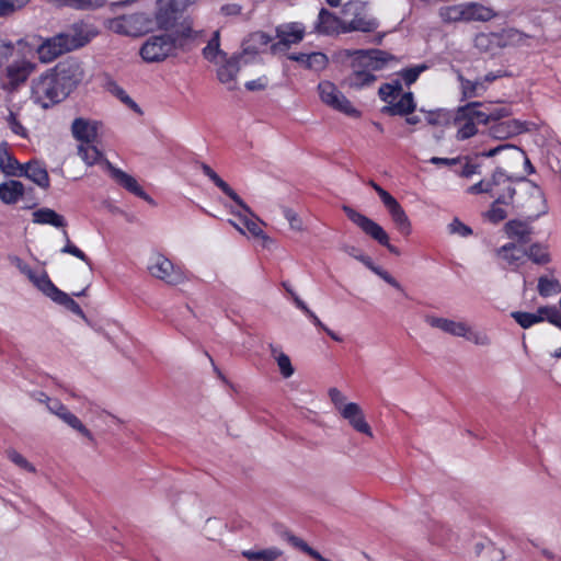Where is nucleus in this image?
<instances>
[{"mask_svg": "<svg viewBox=\"0 0 561 561\" xmlns=\"http://www.w3.org/2000/svg\"><path fill=\"white\" fill-rule=\"evenodd\" d=\"M64 236L66 238V244L60 250L61 253L71 254V255L76 256L77 259L81 260L82 262H84L87 265L91 266L90 259L84 254L83 251H81L77 245H75L70 241V239L68 237V232L66 230H64Z\"/></svg>", "mask_w": 561, "mask_h": 561, "instance_id": "53", "label": "nucleus"}, {"mask_svg": "<svg viewBox=\"0 0 561 561\" xmlns=\"http://www.w3.org/2000/svg\"><path fill=\"white\" fill-rule=\"evenodd\" d=\"M61 92L66 98L76 89L83 79V71L75 60H66L57 64L51 70Z\"/></svg>", "mask_w": 561, "mask_h": 561, "instance_id": "12", "label": "nucleus"}, {"mask_svg": "<svg viewBox=\"0 0 561 561\" xmlns=\"http://www.w3.org/2000/svg\"><path fill=\"white\" fill-rule=\"evenodd\" d=\"M505 232L508 238L525 243L528 241L529 234L531 233V228L526 221L510 220L505 225Z\"/></svg>", "mask_w": 561, "mask_h": 561, "instance_id": "36", "label": "nucleus"}, {"mask_svg": "<svg viewBox=\"0 0 561 561\" xmlns=\"http://www.w3.org/2000/svg\"><path fill=\"white\" fill-rule=\"evenodd\" d=\"M25 192L22 182L9 180L0 184V201L7 205L15 204Z\"/></svg>", "mask_w": 561, "mask_h": 561, "instance_id": "28", "label": "nucleus"}, {"mask_svg": "<svg viewBox=\"0 0 561 561\" xmlns=\"http://www.w3.org/2000/svg\"><path fill=\"white\" fill-rule=\"evenodd\" d=\"M402 90L400 81H393L392 83H383L379 90L378 95L379 98L387 103H391V98L396 94H399Z\"/></svg>", "mask_w": 561, "mask_h": 561, "instance_id": "51", "label": "nucleus"}, {"mask_svg": "<svg viewBox=\"0 0 561 561\" xmlns=\"http://www.w3.org/2000/svg\"><path fill=\"white\" fill-rule=\"evenodd\" d=\"M107 90L117 99H119L124 104H126L129 108H131L138 114H141V110L138 106V104L116 82L110 81L107 83Z\"/></svg>", "mask_w": 561, "mask_h": 561, "instance_id": "47", "label": "nucleus"}, {"mask_svg": "<svg viewBox=\"0 0 561 561\" xmlns=\"http://www.w3.org/2000/svg\"><path fill=\"white\" fill-rule=\"evenodd\" d=\"M424 321L434 329H438L444 333L450 334L456 337H462L466 334L467 323L463 321H454L448 318L437 317L434 314H426Z\"/></svg>", "mask_w": 561, "mask_h": 561, "instance_id": "21", "label": "nucleus"}, {"mask_svg": "<svg viewBox=\"0 0 561 561\" xmlns=\"http://www.w3.org/2000/svg\"><path fill=\"white\" fill-rule=\"evenodd\" d=\"M466 21H489L491 20V9L481 4L470 2L465 3Z\"/></svg>", "mask_w": 561, "mask_h": 561, "instance_id": "44", "label": "nucleus"}, {"mask_svg": "<svg viewBox=\"0 0 561 561\" xmlns=\"http://www.w3.org/2000/svg\"><path fill=\"white\" fill-rule=\"evenodd\" d=\"M59 420L67 424L73 431L78 432L82 437L87 438L89 443L95 444V437L92 434V432L69 409L62 414V416Z\"/></svg>", "mask_w": 561, "mask_h": 561, "instance_id": "38", "label": "nucleus"}, {"mask_svg": "<svg viewBox=\"0 0 561 561\" xmlns=\"http://www.w3.org/2000/svg\"><path fill=\"white\" fill-rule=\"evenodd\" d=\"M546 308H551V306H542L537 309L536 312H524V311H514L512 312V318L523 328L529 329L533 325L540 323L542 321H547L546 313L541 310Z\"/></svg>", "mask_w": 561, "mask_h": 561, "instance_id": "33", "label": "nucleus"}, {"mask_svg": "<svg viewBox=\"0 0 561 561\" xmlns=\"http://www.w3.org/2000/svg\"><path fill=\"white\" fill-rule=\"evenodd\" d=\"M369 270L371 272H374L376 275H378L386 283H388L390 286H392L393 288H396L398 290H403L401 284L393 276H391L387 271L382 270L379 266H376L374 263L369 267Z\"/></svg>", "mask_w": 561, "mask_h": 561, "instance_id": "63", "label": "nucleus"}, {"mask_svg": "<svg viewBox=\"0 0 561 561\" xmlns=\"http://www.w3.org/2000/svg\"><path fill=\"white\" fill-rule=\"evenodd\" d=\"M523 125L516 119L493 123V139H505L523 131Z\"/></svg>", "mask_w": 561, "mask_h": 561, "instance_id": "31", "label": "nucleus"}, {"mask_svg": "<svg viewBox=\"0 0 561 561\" xmlns=\"http://www.w3.org/2000/svg\"><path fill=\"white\" fill-rule=\"evenodd\" d=\"M241 56L234 55L228 58V56L221 59L222 64L217 69L218 80L227 87L228 90H234L237 88V76L240 70Z\"/></svg>", "mask_w": 561, "mask_h": 561, "instance_id": "19", "label": "nucleus"}, {"mask_svg": "<svg viewBox=\"0 0 561 561\" xmlns=\"http://www.w3.org/2000/svg\"><path fill=\"white\" fill-rule=\"evenodd\" d=\"M78 154L89 165L96 163L101 157V151L92 144H81L78 146Z\"/></svg>", "mask_w": 561, "mask_h": 561, "instance_id": "48", "label": "nucleus"}, {"mask_svg": "<svg viewBox=\"0 0 561 561\" xmlns=\"http://www.w3.org/2000/svg\"><path fill=\"white\" fill-rule=\"evenodd\" d=\"M275 34L278 41L270 46L274 55L285 53L293 45L299 44L306 35V27L301 22L282 23L276 26Z\"/></svg>", "mask_w": 561, "mask_h": 561, "instance_id": "10", "label": "nucleus"}, {"mask_svg": "<svg viewBox=\"0 0 561 561\" xmlns=\"http://www.w3.org/2000/svg\"><path fill=\"white\" fill-rule=\"evenodd\" d=\"M447 231L449 234H458L462 238L469 237L472 234V229L460 221L459 218H454L453 221L447 226Z\"/></svg>", "mask_w": 561, "mask_h": 561, "instance_id": "58", "label": "nucleus"}, {"mask_svg": "<svg viewBox=\"0 0 561 561\" xmlns=\"http://www.w3.org/2000/svg\"><path fill=\"white\" fill-rule=\"evenodd\" d=\"M7 123L12 130L13 134L22 137L27 138V129L19 122L15 113L10 112L7 117Z\"/></svg>", "mask_w": 561, "mask_h": 561, "instance_id": "62", "label": "nucleus"}, {"mask_svg": "<svg viewBox=\"0 0 561 561\" xmlns=\"http://www.w3.org/2000/svg\"><path fill=\"white\" fill-rule=\"evenodd\" d=\"M241 554L248 561H277L283 556V551L277 547H270L261 550H243Z\"/></svg>", "mask_w": 561, "mask_h": 561, "instance_id": "35", "label": "nucleus"}, {"mask_svg": "<svg viewBox=\"0 0 561 561\" xmlns=\"http://www.w3.org/2000/svg\"><path fill=\"white\" fill-rule=\"evenodd\" d=\"M320 99L323 103L332 108L340 111L348 116L356 117L359 112L352 103L342 94L337 88L330 81H322L318 85Z\"/></svg>", "mask_w": 561, "mask_h": 561, "instance_id": "13", "label": "nucleus"}, {"mask_svg": "<svg viewBox=\"0 0 561 561\" xmlns=\"http://www.w3.org/2000/svg\"><path fill=\"white\" fill-rule=\"evenodd\" d=\"M33 222L37 225H49L55 228H65L67 225L64 216L47 207L39 208L33 213Z\"/></svg>", "mask_w": 561, "mask_h": 561, "instance_id": "29", "label": "nucleus"}, {"mask_svg": "<svg viewBox=\"0 0 561 561\" xmlns=\"http://www.w3.org/2000/svg\"><path fill=\"white\" fill-rule=\"evenodd\" d=\"M203 173L209 178L213 183L219 187L228 197H230L247 215L254 217L251 208L243 199L226 183L219 175L206 163H201Z\"/></svg>", "mask_w": 561, "mask_h": 561, "instance_id": "20", "label": "nucleus"}, {"mask_svg": "<svg viewBox=\"0 0 561 561\" xmlns=\"http://www.w3.org/2000/svg\"><path fill=\"white\" fill-rule=\"evenodd\" d=\"M427 69L428 66L426 64L415 65L413 67L402 69L400 71V77L404 80L407 85H411L417 80L420 75Z\"/></svg>", "mask_w": 561, "mask_h": 561, "instance_id": "49", "label": "nucleus"}, {"mask_svg": "<svg viewBox=\"0 0 561 561\" xmlns=\"http://www.w3.org/2000/svg\"><path fill=\"white\" fill-rule=\"evenodd\" d=\"M514 194L515 190L511 183H507L503 186V192L499 196L495 197V194L493 193V221L503 220L507 216V211L500 206H495V204L508 205V203L513 199Z\"/></svg>", "mask_w": 561, "mask_h": 561, "instance_id": "32", "label": "nucleus"}, {"mask_svg": "<svg viewBox=\"0 0 561 561\" xmlns=\"http://www.w3.org/2000/svg\"><path fill=\"white\" fill-rule=\"evenodd\" d=\"M342 250L350 256L362 262L366 267L369 268L373 265L371 259L369 256L363 254V252L358 248H356L354 245L345 244L342 247Z\"/></svg>", "mask_w": 561, "mask_h": 561, "instance_id": "61", "label": "nucleus"}, {"mask_svg": "<svg viewBox=\"0 0 561 561\" xmlns=\"http://www.w3.org/2000/svg\"><path fill=\"white\" fill-rule=\"evenodd\" d=\"M340 413L356 432L373 437L371 428L365 420L362 408L357 403L350 402L344 404L343 408L340 409Z\"/></svg>", "mask_w": 561, "mask_h": 561, "instance_id": "17", "label": "nucleus"}, {"mask_svg": "<svg viewBox=\"0 0 561 561\" xmlns=\"http://www.w3.org/2000/svg\"><path fill=\"white\" fill-rule=\"evenodd\" d=\"M342 209L347 218L358 228H360L367 236L376 240L381 245L386 247L391 253L399 255V250L389 243V237L380 225L350 206L344 205Z\"/></svg>", "mask_w": 561, "mask_h": 561, "instance_id": "9", "label": "nucleus"}, {"mask_svg": "<svg viewBox=\"0 0 561 561\" xmlns=\"http://www.w3.org/2000/svg\"><path fill=\"white\" fill-rule=\"evenodd\" d=\"M387 210L399 232L403 236H409L412 230L411 221L402 206L399 203H396L391 207L387 208Z\"/></svg>", "mask_w": 561, "mask_h": 561, "instance_id": "34", "label": "nucleus"}, {"mask_svg": "<svg viewBox=\"0 0 561 561\" xmlns=\"http://www.w3.org/2000/svg\"><path fill=\"white\" fill-rule=\"evenodd\" d=\"M543 313H546L547 321L554 327L561 329V313L559 309L556 306H551V308H546L541 310Z\"/></svg>", "mask_w": 561, "mask_h": 561, "instance_id": "64", "label": "nucleus"}, {"mask_svg": "<svg viewBox=\"0 0 561 561\" xmlns=\"http://www.w3.org/2000/svg\"><path fill=\"white\" fill-rule=\"evenodd\" d=\"M35 64L26 60H14L5 68L4 77L2 79V88L7 91H14L26 82L28 77L35 70Z\"/></svg>", "mask_w": 561, "mask_h": 561, "instance_id": "14", "label": "nucleus"}, {"mask_svg": "<svg viewBox=\"0 0 561 561\" xmlns=\"http://www.w3.org/2000/svg\"><path fill=\"white\" fill-rule=\"evenodd\" d=\"M499 255L510 265L517 266L526 256V250L515 243H508L501 248Z\"/></svg>", "mask_w": 561, "mask_h": 561, "instance_id": "41", "label": "nucleus"}, {"mask_svg": "<svg viewBox=\"0 0 561 561\" xmlns=\"http://www.w3.org/2000/svg\"><path fill=\"white\" fill-rule=\"evenodd\" d=\"M203 56L210 62H218L217 57L221 59L227 57V54L220 49V33L215 31L207 45L203 48Z\"/></svg>", "mask_w": 561, "mask_h": 561, "instance_id": "40", "label": "nucleus"}, {"mask_svg": "<svg viewBox=\"0 0 561 561\" xmlns=\"http://www.w3.org/2000/svg\"><path fill=\"white\" fill-rule=\"evenodd\" d=\"M523 159L524 151L517 146L511 144L493 145V162L497 164L496 173H493V186L495 185L496 174L504 179V185L513 180L523 181L524 175L516 172Z\"/></svg>", "mask_w": 561, "mask_h": 561, "instance_id": "3", "label": "nucleus"}, {"mask_svg": "<svg viewBox=\"0 0 561 561\" xmlns=\"http://www.w3.org/2000/svg\"><path fill=\"white\" fill-rule=\"evenodd\" d=\"M528 39V36L515 28H502L499 32L493 31V45L506 47L511 45H522Z\"/></svg>", "mask_w": 561, "mask_h": 561, "instance_id": "27", "label": "nucleus"}, {"mask_svg": "<svg viewBox=\"0 0 561 561\" xmlns=\"http://www.w3.org/2000/svg\"><path fill=\"white\" fill-rule=\"evenodd\" d=\"M416 104L412 92H405L401 95L399 101L390 103L381 108L383 114L390 116H407L414 112Z\"/></svg>", "mask_w": 561, "mask_h": 561, "instance_id": "24", "label": "nucleus"}, {"mask_svg": "<svg viewBox=\"0 0 561 561\" xmlns=\"http://www.w3.org/2000/svg\"><path fill=\"white\" fill-rule=\"evenodd\" d=\"M106 169L108 170L112 179L123 186L128 192L133 193L134 195L142 198L144 201L148 202L149 204H154V201L142 190V187L138 184L135 178L127 174L123 170L116 168L108 160L105 161Z\"/></svg>", "mask_w": 561, "mask_h": 561, "instance_id": "15", "label": "nucleus"}, {"mask_svg": "<svg viewBox=\"0 0 561 561\" xmlns=\"http://www.w3.org/2000/svg\"><path fill=\"white\" fill-rule=\"evenodd\" d=\"M59 7L77 11H94L106 4V0H51Z\"/></svg>", "mask_w": 561, "mask_h": 561, "instance_id": "39", "label": "nucleus"}, {"mask_svg": "<svg viewBox=\"0 0 561 561\" xmlns=\"http://www.w3.org/2000/svg\"><path fill=\"white\" fill-rule=\"evenodd\" d=\"M183 41L165 33L147 38L140 48V56L146 62H160L171 56Z\"/></svg>", "mask_w": 561, "mask_h": 561, "instance_id": "6", "label": "nucleus"}, {"mask_svg": "<svg viewBox=\"0 0 561 561\" xmlns=\"http://www.w3.org/2000/svg\"><path fill=\"white\" fill-rule=\"evenodd\" d=\"M273 41V37L268 35L265 32L259 31L254 32L250 35L249 42L252 43L251 46H249V49L257 50L261 46H266L271 44Z\"/></svg>", "mask_w": 561, "mask_h": 561, "instance_id": "59", "label": "nucleus"}, {"mask_svg": "<svg viewBox=\"0 0 561 561\" xmlns=\"http://www.w3.org/2000/svg\"><path fill=\"white\" fill-rule=\"evenodd\" d=\"M30 0H0V16H9L23 9Z\"/></svg>", "mask_w": 561, "mask_h": 561, "instance_id": "50", "label": "nucleus"}, {"mask_svg": "<svg viewBox=\"0 0 561 561\" xmlns=\"http://www.w3.org/2000/svg\"><path fill=\"white\" fill-rule=\"evenodd\" d=\"M328 62L329 58L325 54L321 51H313L309 54V62L307 69L321 71L328 66Z\"/></svg>", "mask_w": 561, "mask_h": 561, "instance_id": "54", "label": "nucleus"}, {"mask_svg": "<svg viewBox=\"0 0 561 561\" xmlns=\"http://www.w3.org/2000/svg\"><path fill=\"white\" fill-rule=\"evenodd\" d=\"M88 41V37L77 30L61 32L43 41L37 47L38 58L42 62H51L60 55L84 46Z\"/></svg>", "mask_w": 561, "mask_h": 561, "instance_id": "2", "label": "nucleus"}, {"mask_svg": "<svg viewBox=\"0 0 561 561\" xmlns=\"http://www.w3.org/2000/svg\"><path fill=\"white\" fill-rule=\"evenodd\" d=\"M342 13L345 16L343 34L351 32L371 33L379 26L377 19L367 13L366 3L360 0L346 2L343 5Z\"/></svg>", "mask_w": 561, "mask_h": 561, "instance_id": "4", "label": "nucleus"}, {"mask_svg": "<svg viewBox=\"0 0 561 561\" xmlns=\"http://www.w3.org/2000/svg\"><path fill=\"white\" fill-rule=\"evenodd\" d=\"M148 271L151 276L163 280L168 285H179L186 280V276L181 266L172 263L163 254L157 253L150 257Z\"/></svg>", "mask_w": 561, "mask_h": 561, "instance_id": "8", "label": "nucleus"}, {"mask_svg": "<svg viewBox=\"0 0 561 561\" xmlns=\"http://www.w3.org/2000/svg\"><path fill=\"white\" fill-rule=\"evenodd\" d=\"M201 34L202 32L194 31L190 25H183L180 30H176L171 35L183 41V47L180 48L184 49L190 42L195 41L201 36Z\"/></svg>", "mask_w": 561, "mask_h": 561, "instance_id": "52", "label": "nucleus"}, {"mask_svg": "<svg viewBox=\"0 0 561 561\" xmlns=\"http://www.w3.org/2000/svg\"><path fill=\"white\" fill-rule=\"evenodd\" d=\"M45 296L50 298L54 302L70 310L76 316H79L82 319H87L79 304H77L67 293L60 290L55 284L51 285Z\"/></svg>", "mask_w": 561, "mask_h": 561, "instance_id": "25", "label": "nucleus"}, {"mask_svg": "<svg viewBox=\"0 0 561 561\" xmlns=\"http://www.w3.org/2000/svg\"><path fill=\"white\" fill-rule=\"evenodd\" d=\"M156 12V23L161 30L171 28L176 20L178 15V2L176 0H158Z\"/></svg>", "mask_w": 561, "mask_h": 561, "instance_id": "23", "label": "nucleus"}, {"mask_svg": "<svg viewBox=\"0 0 561 561\" xmlns=\"http://www.w3.org/2000/svg\"><path fill=\"white\" fill-rule=\"evenodd\" d=\"M234 215H238L239 218H240V221L243 226V228H245L253 237H262V238H265L264 236V232L260 226L259 222H256L255 220L249 218L247 215H241L239 213H234L232 211Z\"/></svg>", "mask_w": 561, "mask_h": 561, "instance_id": "56", "label": "nucleus"}, {"mask_svg": "<svg viewBox=\"0 0 561 561\" xmlns=\"http://www.w3.org/2000/svg\"><path fill=\"white\" fill-rule=\"evenodd\" d=\"M336 57L341 62H348L352 71L345 82L350 88L357 90L370 87L377 79L375 71L383 70L397 61L396 56L377 48L342 49Z\"/></svg>", "mask_w": 561, "mask_h": 561, "instance_id": "1", "label": "nucleus"}, {"mask_svg": "<svg viewBox=\"0 0 561 561\" xmlns=\"http://www.w3.org/2000/svg\"><path fill=\"white\" fill-rule=\"evenodd\" d=\"M32 94L44 107H47L48 103H58L66 99L50 70L33 81Z\"/></svg>", "mask_w": 561, "mask_h": 561, "instance_id": "11", "label": "nucleus"}, {"mask_svg": "<svg viewBox=\"0 0 561 561\" xmlns=\"http://www.w3.org/2000/svg\"><path fill=\"white\" fill-rule=\"evenodd\" d=\"M271 355L276 360L279 371L284 378H289L294 375V367L290 358L279 351V348L273 344L270 345Z\"/></svg>", "mask_w": 561, "mask_h": 561, "instance_id": "42", "label": "nucleus"}, {"mask_svg": "<svg viewBox=\"0 0 561 561\" xmlns=\"http://www.w3.org/2000/svg\"><path fill=\"white\" fill-rule=\"evenodd\" d=\"M23 164L8 152V142L0 144V169L1 171L11 176H22Z\"/></svg>", "mask_w": 561, "mask_h": 561, "instance_id": "30", "label": "nucleus"}, {"mask_svg": "<svg viewBox=\"0 0 561 561\" xmlns=\"http://www.w3.org/2000/svg\"><path fill=\"white\" fill-rule=\"evenodd\" d=\"M59 420L67 424L73 431L78 432L82 437L87 438L89 443L95 444V437L92 434V432L69 409L62 414V416Z\"/></svg>", "mask_w": 561, "mask_h": 561, "instance_id": "37", "label": "nucleus"}, {"mask_svg": "<svg viewBox=\"0 0 561 561\" xmlns=\"http://www.w3.org/2000/svg\"><path fill=\"white\" fill-rule=\"evenodd\" d=\"M99 126L98 121L77 117L71 124L72 137L81 144H93L98 138Z\"/></svg>", "mask_w": 561, "mask_h": 561, "instance_id": "16", "label": "nucleus"}, {"mask_svg": "<svg viewBox=\"0 0 561 561\" xmlns=\"http://www.w3.org/2000/svg\"><path fill=\"white\" fill-rule=\"evenodd\" d=\"M152 25V20L141 12L121 15L107 21L108 30L126 36L144 35L151 31Z\"/></svg>", "mask_w": 561, "mask_h": 561, "instance_id": "7", "label": "nucleus"}, {"mask_svg": "<svg viewBox=\"0 0 561 561\" xmlns=\"http://www.w3.org/2000/svg\"><path fill=\"white\" fill-rule=\"evenodd\" d=\"M344 20L322 8L318 14L313 31L321 35L343 34Z\"/></svg>", "mask_w": 561, "mask_h": 561, "instance_id": "18", "label": "nucleus"}, {"mask_svg": "<svg viewBox=\"0 0 561 561\" xmlns=\"http://www.w3.org/2000/svg\"><path fill=\"white\" fill-rule=\"evenodd\" d=\"M451 117H453V115L450 113L445 112L443 110L431 111V112H427V114H426V122L430 125H442V124L449 123Z\"/></svg>", "mask_w": 561, "mask_h": 561, "instance_id": "60", "label": "nucleus"}, {"mask_svg": "<svg viewBox=\"0 0 561 561\" xmlns=\"http://www.w3.org/2000/svg\"><path fill=\"white\" fill-rule=\"evenodd\" d=\"M22 176H26L42 188L49 187V175L46 168L38 161H30L24 164Z\"/></svg>", "mask_w": 561, "mask_h": 561, "instance_id": "26", "label": "nucleus"}, {"mask_svg": "<svg viewBox=\"0 0 561 561\" xmlns=\"http://www.w3.org/2000/svg\"><path fill=\"white\" fill-rule=\"evenodd\" d=\"M15 266L18 270L24 274L30 282L44 295L47 293V290L51 287L54 284L46 271L42 270L41 272L34 271L28 264L23 262L20 257H14L13 260Z\"/></svg>", "mask_w": 561, "mask_h": 561, "instance_id": "22", "label": "nucleus"}, {"mask_svg": "<svg viewBox=\"0 0 561 561\" xmlns=\"http://www.w3.org/2000/svg\"><path fill=\"white\" fill-rule=\"evenodd\" d=\"M462 337L476 345H486L489 342V337L485 332L479 331L470 327L468 323L466 325V334Z\"/></svg>", "mask_w": 561, "mask_h": 561, "instance_id": "55", "label": "nucleus"}, {"mask_svg": "<svg viewBox=\"0 0 561 561\" xmlns=\"http://www.w3.org/2000/svg\"><path fill=\"white\" fill-rule=\"evenodd\" d=\"M537 289L541 297L548 298L561 293V284L554 277L540 276L538 278Z\"/></svg>", "mask_w": 561, "mask_h": 561, "instance_id": "43", "label": "nucleus"}, {"mask_svg": "<svg viewBox=\"0 0 561 561\" xmlns=\"http://www.w3.org/2000/svg\"><path fill=\"white\" fill-rule=\"evenodd\" d=\"M482 106L479 102L468 103L458 107L453 116L454 124L458 126L457 138L468 139L477 133V124H486L490 115L479 110Z\"/></svg>", "mask_w": 561, "mask_h": 561, "instance_id": "5", "label": "nucleus"}, {"mask_svg": "<svg viewBox=\"0 0 561 561\" xmlns=\"http://www.w3.org/2000/svg\"><path fill=\"white\" fill-rule=\"evenodd\" d=\"M526 256L535 264L543 265L550 262V254L547 248L540 243L531 244L526 250Z\"/></svg>", "mask_w": 561, "mask_h": 561, "instance_id": "46", "label": "nucleus"}, {"mask_svg": "<svg viewBox=\"0 0 561 561\" xmlns=\"http://www.w3.org/2000/svg\"><path fill=\"white\" fill-rule=\"evenodd\" d=\"M7 456L14 465L20 467L21 469L26 470L28 472L36 471L35 467L31 462H28V460L24 456H22L20 453H18L16 450L9 449L7 451Z\"/></svg>", "mask_w": 561, "mask_h": 561, "instance_id": "57", "label": "nucleus"}, {"mask_svg": "<svg viewBox=\"0 0 561 561\" xmlns=\"http://www.w3.org/2000/svg\"><path fill=\"white\" fill-rule=\"evenodd\" d=\"M439 16L444 22L466 21L465 4H455L440 8Z\"/></svg>", "mask_w": 561, "mask_h": 561, "instance_id": "45", "label": "nucleus"}]
</instances>
